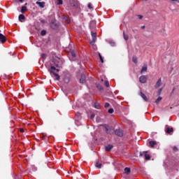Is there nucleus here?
I'll return each instance as SVG.
<instances>
[{"mask_svg": "<svg viewBox=\"0 0 179 179\" xmlns=\"http://www.w3.org/2000/svg\"><path fill=\"white\" fill-rule=\"evenodd\" d=\"M57 72H59V69H56Z\"/></svg>", "mask_w": 179, "mask_h": 179, "instance_id": "nucleus-50", "label": "nucleus"}, {"mask_svg": "<svg viewBox=\"0 0 179 179\" xmlns=\"http://www.w3.org/2000/svg\"><path fill=\"white\" fill-rule=\"evenodd\" d=\"M70 5L73 8H79V4L78 3L73 1V0H70Z\"/></svg>", "mask_w": 179, "mask_h": 179, "instance_id": "nucleus-11", "label": "nucleus"}, {"mask_svg": "<svg viewBox=\"0 0 179 179\" xmlns=\"http://www.w3.org/2000/svg\"><path fill=\"white\" fill-rule=\"evenodd\" d=\"M76 118H77L78 120H80V118H82V114H80V113L77 112L76 113Z\"/></svg>", "mask_w": 179, "mask_h": 179, "instance_id": "nucleus-20", "label": "nucleus"}, {"mask_svg": "<svg viewBox=\"0 0 179 179\" xmlns=\"http://www.w3.org/2000/svg\"><path fill=\"white\" fill-rule=\"evenodd\" d=\"M139 82L140 83H146V82H148V78L146 77V76H140Z\"/></svg>", "mask_w": 179, "mask_h": 179, "instance_id": "nucleus-5", "label": "nucleus"}, {"mask_svg": "<svg viewBox=\"0 0 179 179\" xmlns=\"http://www.w3.org/2000/svg\"><path fill=\"white\" fill-rule=\"evenodd\" d=\"M162 86V78H159L158 80L157 81L155 87V89H159V87Z\"/></svg>", "mask_w": 179, "mask_h": 179, "instance_id": "nucleus-7", "label": "nucleus"}, {"mask_svg": "<svg viewBox=\"0 0 179 179\" xmlns=\"http://www.w3.org/2000/svg\"><path fill=\"white\" fill-rule=\"evenodd\" d=\"M101 126L105 128L106 134H109V135H114V129L110 128L108 124H102Z\"/></svg>", "mask_w": 179, "mask_h": 179, "instance_id": "nucleus-1", "label": "nucleus"}, {"mask_svg": "<svg viewBox=\"0 0 179 179\" xmlns=\"http://www.w3.org/2000/svg\"><path fill=\"white\" fill-rule=\"evenodd\" d=\"M123 37L126 41H127V40L129 38V36H128V35H126L125 33H123Z\"/></svg>", "mask_w": 179, "mask_h": 179, "instance_id": "nucleus-28", "label": "nucleus"}, {"mask_svg": "<svg viewBox=\"0 0 179 179\" xmlns=\"http://www.w3.org/2000/svg\"><path fill=\"white\" fill-rule=\"evenodd\" d=\"M174 90H176V87H173V90H172V92H174Z\"/></svg>", "mask_w": 179, "mask_h": 179, "instance_id": "nucleus-49", "label": "nucleus"}, {"mask_svg": "<svg viewBox=\"0 0 179 179\" xmlns=\"http://www.w3.org/2000/svg\"><path fill=\"white\" fill-rule=\"evenodd\" d=\"M95 166L97 169H101V166H102L101 162H100V161H99V160L96 161Z\"/></svg>", "mask_w": 179, "mask_h": 179, "instance_id": "nucleus-19", "label": "nucleus"}, {"mask_svg": "<svg viewBox=\"0 0 179 179\" xmlns=\"http://www.w3.org/2000/svg\"><path fill=\"white\" fill-rule=\"evenodd\" d=\"M18 19L20 20V22H23V20H24V16L23 15H20L19 17H18Z\"/></svg>", "mask_w": 179, "mask_h": 179, "instance_id": "nucleus-22", "label": "nucleus"}, {"mask_svg": "<svg viewBox=\"0 0 179 179\" xmlns=\"http://www.w3.org/2000/svg\"><path fill=\"white\" fill-rule=\"evenodd\" d=\"M96 115L94 114H92L90 116L91 120H93Z\"/></svg>", "mask_w": 179, "mask_h": 179, "instance_id": "nucleus-42", "label": "nucleus"}, {"mask_svg": "<svg viewBox=\"0 0 179 179\" xmlns=\"http://www.w3.org/2000/svg\"><path fill=\"white\" fill-rule=\"evenodd\" d=\"M53 75L54 76H55L56 80H59V79H61L59 75H58L57 73H53Z\"/></svg>", "mask_w": 179, "mask_h": 179, "instance_id": "nucleus-26", "label": "nucleus"}, {"mask_svg": "<svg viewBox=\"0 0 179 179\" xmlns=\"http://www.w3.org/2000/svg\"><path fill=\"white\" fill-rule=\"evenodd\" d=\"M114 132L115 134L117 135V136H120V138H122V136H124V133L122 132V130L121 129H117Z\"/></svg>", "mask_w": 179, "mask_h": 179, "instance_id": "nucleus-4", "label": "nucleus"}, {"mask_svg": "<svg viewBox=\"0 0 179 179\" xmlns=\"http://www.w3.org/2000/svg\"><path fill=\"white\" fill-rule=\"evenodd\" d=\"M50 27L52 29V30H58V29H59V24L51 23Z\"/></svg>", "mask_w": 179, "mask_h": 179, "instance_id": "nucleus-6", "label": "nucleus"}, {"mask_svg": "<svg viewBox=\"0 0 179 179\" xmlns=\"http://www.w3.org/2000/svg\"><path fill=\"white\" fill-rule=\"evenodd\" d=\"M137 17H138V19H142L143 17V16L141 15H137Z\"/></svg>", "mask_w": 179, "mask_h": 179, "instance_id": "nucleus-43", "label": "nucleus"}, {"mask_svg": "<svg viewBox=\"0 0 179 179\" xmlns=\"http://www.w3.org/2000/svg\"><path fill=\"white\" fill-rule=\"evenodd\" d=\"M129 173H131V169L126 167L124 169V173L128 175L129 174Z\"/></svg>", "mask_w": 179, "mask_h": 179, "instance_id": "nucleus-21", "label": "nucleus"}, {"mask_svg": "<svg viewBox=\"0 0 179 179\" xmlns=\"http://www.w3.org/2000/svg\"><path fill=\"white\" fill-rule=\"evenodd\" d=\"M148 71V66L147 65H144L143 66V68L141 69V73H143V72H146Z\"/></svg>", "mask_w": 179, "mask_h": 179, "instance_id": "nucleus-18", "label": "nucleus"}, {"mask_svg": "<svg viewBox=\"0 0 179 179\" xmlns=\"http://www.w3.org/2000/svg\"><path fill=\"white\" fill-rule=\"evenodd\" d=\"M41 58H42V59H45L47 58V55L43 53L41 55Z\"/></svg>", "mask_w": 179, "mask_h": 179, "instance_id": "nucleus-32", "label": "nucleus"}, {"mask_svg": "<svg viewBox=\"0 0 179 179\" xmlns=\"http://www.w3.org/2000/svg\"><path fill=\"white\" fill-rule=\"evenodd\" d=\"M14 2H16L17 0H13Z\"/></svg>", "mask_w": 179, "mask_h": 179, "instance_id": "nucleus-51", "label": "nucleus"}, {"mask_svg": "<svg viewBox=\"0 0 179 179\" xmlns=\"http://www.w3.org/2000/svg\"><path fill=\"white\" fill-rule=\"evenodd\" d=\"M26 10H27V7H26L24 6H22V8H21V13H24V12H26Z\"/></svg>", "mask_w": 179, "mask_h": 179, "instance_id": "nucleus-23", "label": "nucleus"}, {"mask_svg": "<svg viewBox=\"0 0 179 179\" xmlns=\"http://www.w3.org/2000/svg\"><path fill=\"white\" fill-rule=\"evenodd\" d=\"M88 8H89V9H92L93 8V7H92V3H89L88 4Z\"/></svg>", "mask_w": 179, "mask_h": 179, "instance_id": "nucleus-40", "label": "nucleus"}, {"mask_svg": "<svg viewBox=\"0 0 179 179\" xmlns=\"http://www.w3.org/2000/svg\"><path fill=\"white\" fill-rule=\"evenodd\" d=\"M38 1H41V0H38Z\"/></svg>", "mask_w": 179, "mask_h": 179, "instance_id": "nucleus-53", "label": "nucleus"}, {"mask_svg": "<svg viewBox=\"0 0 179 179\" xmlns=\"http://www.w3.org/2000/svg\"><path fill=\"white\" fill-rule=\"evenodd\" d=\"M24 0H19V1L21 3H23V1H24Z\"/></svg>", "mask_w": 179, "mask_h": 179, "instance_id": "nucleus-47", "label": "nucleus"}, {"mask_svg": "<svg viewBox=\"0 0 179 179\" xmlns=\"http://www.w3.org/2000/svg\"><path fill=\"white\" fill-rule=\"evenodd\" d=\"M63 20L66 21L68 20V17L66 15L63 16Z\"/></svg>", "mask_w": 179, "mask_h": 179, "instance_id": "nucleus-38", "label": "nucleus"}, {"mask_svg": "<svg viewBox=\"0 0 179 179\" xmlns=\"http://www.w3.org/2000/svg\"><path fill=\"white\" fill-rule=\"evenodd\" d=\"M71 54L72 57H73V58H75V57H76V54L75 53V51H71Z\"/></svg>", "mask_w": 179, "mask_h": 179, "instance_id": "nucleus-36", "label": "nucleus"}, {"mask_svg": "<svg viewBox=\"0 0 179 179\" xmlns=\"http://www.w3.org/2000/svg\"><path fill=\"white\" fill-rule=\"evenodd\" d=\"M20 132H24V129H20Z\"/></svg>", "mask_w": 179, "mask_h": 179, "instance_id": "nucleus-46", "label": "nucleus"}, {"mask_svg": "<svg viewBox=\"0 0 179 179\" xmlns=\"http://www.w3.org/2000/svg\"><path fill=\"white\" fill-rule=\"evenodd\" d=\"M149 145H150V148H155V145H157V142L153 141H150L149 142Z\"/></svg>", "mask_w": 179, "mask_h": 179, "instance_id": "nucleus-16", "label": "nucleus"}, {"mask_svg": "<svg viewBox=\"0 0 179 179\" xmlns=\"http://www.w3.org/2000/svg\"><path fill=\"white\" fill-rule=\"evenodd\" d=\"M63 1L62 0H57L56 5H62Z\"/></svg>", "mask_w": 179, "mask_h": 179, "instance_id": "nucleus-31", "label": "nucleus"}, {"mask_svg": "<svg viewBox=\"0 0 179 179\" xmlns=\"http://www.w3.org/2000/svg\"><path fill=\"white\" fill-rule=\"evenodd\" d=\"M132 61L133 62H134V64H138V57H136V56H134L132 58Z\"/></svg>", "mask_w": 179, "mask_h": 179, "instance_id": "nucleus-25", "label": "nucleus"}, {"mask_svg": "<svg viewBox=\"0 0 179 179\" xmlns=\"http://www.w3.org/2000/svg\"><path fill=\"white\" fill-rule=\"evenodd\" d=\"M0 41L2 43V44H3V43H6V36L2 34H0Z\"/></svg>", "mask_w": 179, "mask_h": 179, "instance_id": "nucleus-9", "label": "nucleus"}, {"mask_svg": "<svg viewBox=\"0 0 179 179\" xmlns=\"http://www.w3.org/2000/svg\"><path fill=\"white\" fill-rule=\"evenodd\" d=\"M105 86H106L107 87H110V83L107 80L105 81Z\"/></svg>", "mask_w": 179, "mask_h": 179, "instance_id": "nucleus-33", "label": "nucleus"}, {"mask_svg": "<svg viewBox=\"0 0 179 179\" xmlns=\"http://www.w3.org/2000/svg\"><path fill=\"white\" fill-rule=\"evenodd\" d=\"M45 34H47V31H45L44 29L42 30L41 32V35L44 36H45Z\"/></svg>", "mask_w": 179, "mask_h": 179, "instance_id": "nucleus-29", "label": "nucleus"}, {"mask_svg": "<svg viewBox=\"0 0 179 179\" xmlns=\"http://www.w3.org/2000/svg\"><path fill=\"white\" fill-rule=\"evenodd\" d=\"M172 2H178L179 3V0H171Z\"/></svg>", "mask_w": 179, "mask_h": 179, "instance_id": "nucleus-44", "label": "nucleus"}, {"mask_svg": "<svg viewBox=\"0 0 179 179\" xmlns=\"http://www.w3.org/2000/svg\"><path fill=\"white\" fill-rule=\"evenodd\" d=\"M99 57L100 58V61L102 64H104V59H103V56H101V54L99 53Z\"/></svg>", "mask_w": 179, "mask_h": 179, "instance_id": "nucleus-27", "label": "nucleus"}, {"mask_svg": "<svg viewBox=\"0 0 179 179\" xmlns=\"http://www.w3.org/2000/svg\"><path fill=\"white\" fill-rule=\"evenodd\" d=\"M142 156H144L145 160H150V155L148 154V151L140 152V157H142Z\"/></svg>", "mask_w": 179, "mask_h": 179, "instance_id": "nucleus-3", "label": "nucleus"}, {"mask_svg": "<svg viewBox=\"0 0 179 179\" xmlns=\"http://www.w3.org/2000/svg\"><path fill=\"white\" fill-rule=\"evenodd\" d=\"M110 107V104L108 103H105V108H108Z\"/></svg>", "mask_w": 179, "mask_h": 179, "instance_id": "nucleus-39", "label": "nucleus"}, {"mask_svg": "<svg viewBox=\"0 0 179 179\" xmlns=\"http://www.w3.org/2000/svg\"><path fill=\"white\" fill-rule=\"evenodd\" d=\"M57 68H55V66H51L50 69H48V72H50V75H53L54 73H55V72H54V71H56Z\"/></svg>", "mask_w": 179, "mask_h": 179, "instance_id": "nucleus-12", "label": "nucleus"}, {"mask_svg": "<svg viewBox=\"0 0 179 179\" xmlns=\"http://www.w3.org/2000/svg\"><path fill=\"white\" fill-rule=\"evenodd\" d=\"M55 66H57V68H59V64H55Z\"/></svg>", "mask_w": 179, "mask_h": 179, "instance_id": "nucleus-45", "label": "nucleus"}, {"mask_svg": "<svg viewBox=\"0 0 179 179\" xmlns=\"http://www.w3.org/2000/svg\"><path fill=\"white\" fill-rule=\"evenodd\" d=\"M163 98L162 97V96H159L157 99H156V101H155V103H156V104H159V103H160V101H162V99Z\"/></svg>", "mask_w": 179, "mask_h": 179, "instance_id": "nucleus-24", "label": "nucleus"}, {"mask_svg": "<svg viewBox=\"0 0 179 179\" xmlns=\"http://www.w3.org/2000/svg\"><path fill=\"white\" fill-rule=\"evenodd\" d=\"M173 152H178V148L177 147H173Z\"/></svg>", "mask_w": 179, "mask_h": 179, "instance_id": "nucleus-37", "label": "nucleus"}, {"mask_svg": "<svg viewBox=\"0 0 179 179\" xmlns=\"http://www.w3.org/2000/svg\"><path fill=\"white\" fill-rule=\"evenodd\" d=\"M96 88L98 90H103V86L101 85H97Z\"/></svg>", "mask_w": 179, "mask_h": 179, "instance_id": "nucleus-30", "label": "nucleus"}, {"mask_svg": "<svg viewBox=\"0 0 179 179\" xmlns=\"http://www.w3.org/2000/svg\"><path fill=\"white\" fill-rule=\"evenodd\" d=\"M173 131H174V129H173V127H171V128L167 127L166 129L165 130V132L166 134H171V132H173Z\"/></svg>", "mask_w": 179, "mask_h": 179, "instance_id": "nucleus-15", "label": "nucleus"}, {"mask_svg": "<svg viewBox=\"0 0 179 179\" xmlns=\"http://www.w3.org/2000/svg\"><path fill=\"white\" fill-rule=\"evenodd\" d=\"M141 97H142V99H143L144 101H148V96H146V95L145 94H143L142 92H141L139 93Z\"/></svg>", "mask_w": 179, "mask_h": 179, "instance_id": "nucleus-13", "label": "nucleus"}, {"mask_svg": "<svg viewBox=\"0 0 179 179\" xmlns=\"http://www.w3.org/2000/svg\"><path fill=\"white\" fill-rule=\"evenodd\" d=\"M103 79H101V82H103Z\"/></svg>", "mask_w": 179, "mask_h": 179, "instance_id": "nucleus-52", "label": "nucleus"}, {"mask_svg": "<svg viewBox=\"0 0 179 179\" xmlns=\"http://www.w3.org/2000/svg\"><path fill=\"white\" fill-rule=\"evenodd\" d=\"M36 5H38L39 8H45V2L44 1H36Z\"/></svg>", "mask_w": 179, "mask_h": 179, "instance_id": "nucleus-8", "label": "nucleus"}, {"mask_svg": "<svg viewBox=\"0 0 179 179\" xmlns=\"http://www.w3.org/2000/svg\"><path fill=\"white\" fill-rule=\"evenodd\" d=\"M108 113H109V114H113V113H114V109L113 108H110L108 110Z\"/></svg>", "mask_w": 179, "mask_h": 179, "instance_id": "nucleus-34", "label": "nucleus"}, {"mask_svg": "<svg viewBox=\"0 0 179 179\" xmlns=\"http://www.w3.org/2000/svg\"><path fill=\"white\" fill-rule=\"evenodd\" d=\"M163 90V88H161V89H159V90H158V92H157V95L158 96H160V94H162V91Z\"/></svg>", "mask_w": 179, "mask_h": 179, "instance_id": "nucleus-35", "label": "nucleus"}, {"mask_svg": "<svg viewBox=\"0 0 179 179\" xmlns=\"http://www.w3.org/2000/svg\"><path fill=\"white\" fill-rule=\"evenodd\" d=\"M91 36L92 37V41H91V43H96V41L97 40V33L96 32V31H93V29H92Z\"/></svg>", "mask_w": 179, "mask_h": 179, "instance_id": "nucleus-2", "label": "nucleus"}, {"mask_svg": "<svg viewBox=\"0 0 179 179\" xmlns=\"http://www.w3.org/2000/svg\"><path fill=\"white\" fill-rule=\"evenodd\" d=\"M141 29H145V25L141 26Z\"/></svg>", "mask_w": 179, "mask_h": 179, "instance_id": "nucleus-48", "label": "nucleus"}, {"mask_svg": "<svg viewBox=\"0 0 179 179\" xmlns=\"http://www.w3.org/2000/svg\"><path fill=\"white\" fill-rule=\"evenodd\" d=\"M90 30H93V31H96V24H90Z\"/></svg>", "mask_w": 179, "mask_h": 179, "instance_id": "nucleus-17", "label": "nucleus"}, {"mask_svg": "<svg viewBox=\"0 0 179 179\" xmlns=\"http://www.w3.org/2000/svg\"><path fill=\"white\" fill-rule=\"evenodd\" d=\"M80 83H86V76H85V74H81Z\"/></svg>", "mask_w": 179, "mask_h": 179, "instance_id": "nucleus-10", "label": "nucleus"}, {"mask_svg": "<svg viewBox=\"0 0 179 179\" xmlns=\"http://www.w3.org/2000/svg\"><path fill=\"white\" fill-rule=\"evenodd\" d=\"M94 107H95V108H97V110H99V108H100V107H99V105H97L96 103H94Z\"/></svg>", "mask_w": 179, "mask_h": 179, "instance_id": "nucleus-41", "label": "nucleus"}, {"mask_svg": "<svg viewBox=\"0 0 179 179\" xmlns=\"http://www.w3.org/2000/svg\"><path fill=\"white\" fill-rule=\"evenodd\" d=\"M113 148H114V146H113V145H108L105 147V150L106 152H110L111 149H113Z\"/></svg>", "mask_w": 179, "mask_h": 179, "instance_id": "nucleus-14", "label": "nucleus"}]
</instances>
